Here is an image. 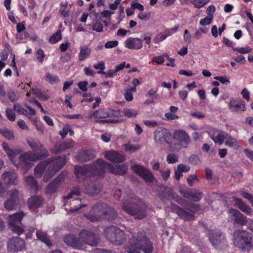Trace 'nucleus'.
Wrapping results in <instances>:
<instances>
[{
    "label": "nucleus",
    "instance_id": "7c9ffc66",
    "mask_svg": "<svg viewBox=\"0 0 253 253\" xmlns=\"http://www.w3.org/2000/svg\"><path fill=\"white\" fill-rule=\"evenodd\" d=\"M227 134V133L225 132L217 130L213 135H211L210 137L214 143L221 145L223 143Z\"/></svg>",
    "mask_w": 253,
    "mask_h": 253
},
{
    "label": "nucleus",
    "instance_id": "dca6fc26",
    "mask_svg": "<svg viewBox=\"0 0 253 253\" xmlns=\"http://www.w3.org/2000/svg\"><path fill=\"white\" fill-rule=\"evenodd\" d=\"M171 209L180 218L185 221H190L194 220L195 218V215L193 213L188 212L186 209L184 210L175 204H172Z\"/></svg>",
    "mask_w": 253,
    "mask_h": 253
},
{
    "label": "nucleus",
    "instance_id": "052dcab7",
    "mask_svg": "<svg viewBox=\"0 0 253 253\" xmlns=\"http://www.w3.org/2000/svg\"><path fill=\"white\" fill-rule=\"evenodd\" d=\"M210 0H195L193 4L196 8H200L209 1Z\"/></svg>",
    "mask_w": 253,
    "mask_h": 253
},
{
    "label": "nucleus",
    "instance_id": "bb28decb",
    "mask_svg": "<svg viewBox=\"0 0 253 253\" xmlns=\"http://www.w3.org/2000/svg\"><path fill=\"white\" fill-rule=\"evenodd\" d=\"M100 186L94 181H91L85 186L87 194L91 196L98 194L100 192Z\"/></svg>",
    "mask_w": 253,
    "mask_h": 253
},
{
    "label": "nucleus",
    "instance_id": "4468645a",
    "mask_svg": "<svg viewBox=\"0 0 253 253\" xmlns=\"http://www.w3.org/2000/svg\"><path fill=\"white\" fill-rule=\"evenodd\" d=\"M170 136V132L165 128H159L154 132V139L158 143L162 144L166 142L169 144V139Z\"/></svg>",
    "mask_w": 253,
    "mask_h": 253
},
{
    "label": "nucleus",
    "instance_id": "72a5a7b5",
    "mask_svg": "<svg viewBox=\"0 0 253 253\" xmlns=\"http://www.w3.org/2000/svg\"><path fill=\"white\" fill-rule=\"evenodd\" d=\"M91 53V49L87 46H81L79 54V60L83 61L89 56Z\"/></svg>",
    "mask_w": 253,
    "mask_h": 253
},
{
    "label": "nucleus",
    "instance_id": "6ab92c4d",
    "mask_svg": "<svg viewBox=\"0 0 253 253\" xmlns=\"http://www.w3.org/2000/svg\"><path fill=\"white\" fill-rule=\"evenodd\" d=\"M99 206L100 203L94 205L89 213L85 215L86 218L93 222L99 221L101 215Z\"/></svg>",
    "mask_w": 253,
    "mask_h": 253
},
{
    "label": "nucleus",
    "instance_id": "de8ad7c7",
    "mask_svg": "<svg viewBox=\"0 0 253 253\" xmlns=\"http://www.w3.org/2000/svg\"><path fill=\"white\" fill-rule=\"evenodd\" d=\"M135 38L127 39L125 42L126 47L130 49H135Z\"/></svg>",
    "mask_w": 253,
    "mask_h": 253
},
{
    "label": "nucleus",
    "instance_id": "e2e57ef3",
    "mask_svg": "<svg viewBox=\"0 0 253 253\" xmlns=\"http://www.w3.org/2000/svg\"><path fill=\"white\" fill-rule=\"evenodd\" d=\"M92 29L97 32H101L103 31V25L100 22H96L92 25Z\"/></svg>",
    "mask_w": 253,
    "mask_h": 253
},
{
    "label": "nucleus",
    "instance_id": "9d476101",
    "mask_svg": "<svg viewBox=\"0 0 253 253\" xmlns=\"http://www.w3.org/2000/svg\"><path fill=\"white\" fill-rule=\"evenodd\" d=\"M208 232L210 242L213 246L217 248L226 245L225 236L220 230H211Z\"/></svg>",
    "mask_w": 253,
    "mask_h": 253
},
{
    "label": "nucleus",
    "instance_id": "37998d69",
    "mask_svg": "<svg viewBox=\"0 0 253 253\" xmlns=\"http://www.w3.org/2000/svg\"><path fill=\"white\" fill-rule=\"evenodd\" d=\"M62 37L61 31L58 30L51 36L50 39L48 40V42L54 44L61 40L62 39Z\"/></svg>",
    "mask_w": 253,
    "mask_h": 253
},
{
    "label": "nucleus",
    "instance_id": "c9c22d12",
    "mask_svg": "<svg viewBox=\"0 0 253 253\" xmlns=\"http://www.w3.org/2000/svg\"><path fill=\"white\" fill-rule=\"evenodd\" d=\"M19 202L16 200L8 199L4 204L5 209L7 211H11L18 208Z\"/></svg>",
    "mask_w": 253,
    "mask_h": 253
},
{
    "label": "nucleus",
    "instance_id": "338daca9",
    "mask_svg": "<svg viewBox=\"0 0 253 253\" xmlns=\"http://www.w3.org/2000/svg\"><path fill=\"white\" fill-rule=\"evenodd\" d=\"M214 79L222 84H228L230 83L229 80L225 76H216Z\"/></svg>",
    "mask_w": 253,
    "mask_h": 253
},
{
    "label": "nucleus",
    "instance_id": "7ed1b4c3",
    "mask_svg": "<svg viewBox=\"0 0 253 253\" xmlns=\"http://www.w3.org/2000/svg\"><path fill=\"white\" fill-rule=\"evenodd\" d=\"M96 164L99 169V175H102L105 171H108L116 175L123 176L126 174L128 169V166L126 164H118L113 166L101 159H98L96 160Z\"/></svg>",
    "mask_w": 253,
    "mask_h": 253
},
{
    "label": "nucleus",
    "instance_id": "39448f33",
    "mask_svg": "<svg viewBox=\"0 0 253 253\" xmlns=\"http://www.w3.org/2000/svg\"><path fill=\"white\" fill-rule=\"evenodd\" d=\"M75 174L79 181H84L94 174H99V169L96 162L93 165L75 166Z\"/></svg>",
    "mask_w": 253,
    "mask_h": 253
},
{
    "label": "nucleus",
    "instance_id": "c756f323",
    "mask_svg": "<svg viewBox=\"0 0 253 253\" xmlns=\"http://www.w3.org/2000/svg\"><path fill=\"white\" fill-rule=\"evenodd\" d=\"M25 182L27 187L30 188L34 193H37L38 190L37 181L33 176H28L25 178Z\"/></svg>",
    "mask_w": 253,
    "mask_h": 253
},
{
    "label": "nucleus",
    "instance_id": "603ef678",
    "mask_svg": "<svg viewBox=\"0 0 253 253\" xmlns=\"http://www.w3.org/2000/svg\"><path fill=\"white\" fill-rule=\"evenodd\" d=\"M9 195V199L10 200H16L17 202H19V199H18V191L16 189H13L11 190H10L8 192Z\"/></svg>",
    "mask_w": 253,
    "mask_h": 253
},
{
    "label": "nucleus",
    "instance_id": "ea45409f",
    "mask_svg": "<svg viewBox=\"0 0 253 253\" xmlns=\"http://www.w3.org/2000/svg\"><path fill=\"white\" fill-rule=\"evenodd\" d=\"M0 134L8 140H12L14 138L13 131L6 128H0Z\"/></svg>",
    "mask_w": 253,
    "mask_h": 253
},
{
    "label": "nucleus",
    "instance_id": "f8f14e48",
    "mask_svg": "<svg viewBox=\"0 0 253 253\" xmlns=\"http://www.w3.org/2000/svg\"><path fill=\"white\" fill-rule=\"evenodd\" d=\"M131 169L142 177L146 182H153L154 175L148 169L138 165H134L131 167Z\"/></svg>",
    "mask_w": 253,
    "mask_h": 253
},
{
    "label": "nucleus",
    "instance_id": "79ce46f5",
    "mask_svg": "<svg viewBox=\"0 0 253 253\" xmlns=\"http://www.w3.org/2000/svg\"><path fill=\"white\" fill-rule=\"evenodd\" d=\"M202 193L199 190L196 189H192L190 200L195 202H198L202 199Z\"/></svg>",
    "mask_w": 253,
    "mask_h": 253
},
{
    "label": "nucleus",
    "instance_id": "2eb2a0df",
    "mask_svg": "<svg viewBox=\"0 0 253 253\" xmlns=\"http://www.w3.org/2000/svg\"><path fill=\"white\" fill-rule=\"evenodd\" d=\"M7 249L11 252L22 251L25 248V242L19 237L12 238L7 242Z\"/></svg>",
    "mask_w": 253,
    "mask_h": 253
},
{
    "label": "nucleus",
    "instance_id": "473e14b6",
    "mask_svg": "<svg viewBox=\"0 0 253 253\" xmlns=\"http://www.w3.org/2000/svg\"><path fill=\"white\" fill-rule=\"evenodd\" d=\"M47 166V161H44L39 163L35 169V175L37 177H41Z\"/></svg>",
    "mask_w": 253,
    "mask_h": 253
},
{
    "label": "nucleus",
    "instance_id": "774afa93",
    "mask_svg": "<svg viewBox=\"0 0 253 253\" xmlns=\"http://www.w3.org/2000/svg\"><path fill=\"white\" fill-rule=\"evenodd\" d=\"M241 194L243 198L248 199L253 207V196L251 194L245 192H242Z\"/></svg>",
    "mask_w": 253,
    "mask_h": 253
},
{
    "label": "nucleus",
    "instance_id": "a211bd4d",
    "mask_svg": "<svg viewBox=\"0 0 253 253\" xmlns=\"http://www.w3.org/2000/svg\"><path fill=\"white\" fill-rule=\"evenodd\" d=\"M64 242L75 249L83 250L84 245L81 242L80 239L74 235H67L64 237Z\"/></svg>",
    "mask_w": 253,
    "mask_h": 253
},
{
    "label": "nucleus",
    "instance_id": "412c9836",
    "mask_svg": "<svg viewBox=\"0 0 253 253\" xmlns=\"http://www.w3.org/2000/svg\"><path fill=\"white\" fill-rule=\"evenodd\" d=\"M73 146V141L72 140L69 139L61 142L59 144H56L54 148L50 149V151L56 154L65 151L66 149H70Z\"/></svg>",
    "mask_w": 253,
    "mask_h": 253
},
{
    "label": "nucleus",
    "instance_id": "a19ab883",
    "mask_svg": "<svg viewBox=\"0 0 253 253\" xmlns=\"http://www.w3.org/2000/svg\"><path fill=\"white\" fill-rule=\"evenodd\" d=\"M226 140L225 142V144L230 147H234L237 145L238 142L236 139L234 138L229 134H227L225 137Z\"/></svg>",
    "mask_w": 253,
    "mask_h": 253
},
{
    "label": "nucleus",
    "instance_id": "3c124183",
    "mask_svg": "<svg viewBox=\"0 0 253 253\" xmlns=\"http://www.w3.org/2000/svg\"><path fill=\"white\" fill-rule=\"evenodd\" d=\"M36 159L34 156L33 157L28 153H24L20 157V161L23 162H27L28 161H35Z\"/></svg>",
    "mask_w": 253,
    "mask_h": 253
},
{
    "label": "nucleus",
    "instance_id": "4c0bfd02",
    "mask_svg": "<svg viewBox=\"0 0 253 253\" xmlns=\"http://www.w3.org/2000/svg\"><path fill=\"white\" fill-rule=\"evenodd\" d=\"M81 193V190L80 187L78 185H76L73 187L72 190L67 196L65 197V198L66 199L73 198L75 196H80Z\"/></svg>",
    "mask_w": 253,
    "mask_h": 253
},
{
    "label": "nucleus",
    "instance_id": "0eeeda50",
    "mask_svg": "<svg viewBox=\"0 0 253 253\" xmlns=\"http://www.w3.org/2000/svg\"><path fill=\"white\" fill-rule=\"evenodd\" d=\"M190 142V137L185 131L178 130L174 133L173 144L176 150H179L182 148H186Z\"/></svg>",
    "mask_w": 253,
    "mask_h": 253
},
{
    "label": "nucleus",
    "instance_id": "58836bf2",
    "mask_svg": "<svg viewBox=\"0 0 253 253\" xmlns=\"http://www.w3.org/2000/svg\"><path fill=\"white\" fill-rule=\"evenodd\" d=\"M185 209L189 211L191 213H194L195 212H199L201 211V209L199 204H196L193 203H190L188 204L185 207Z\"/></svg>",
    "mask_w": 253,
    "mask_h": 253
},
{
    "label": "nucleus",
    "instance_id": "680f3d73",
    "mask_svg": "<svg viewBox=\"0 0 253 253\" xmlns=\"http://www.w3.org/2000/svg\"><path fill=\"white\" fill-rule=\"evenodd\" d=\"M6 115L8 120L10 121H14L15 120V114L11 109L7 108L6 109Z\"/></svg>",
    "mask_w": 253,
    "mask_h": 253
},
{
    "label": "nucleus",
    "instance_id": "1a4fd4ad",
    "mask_svg": "<svg viewBox=\"0 0 253 253\" xmlns=\"http://www.w3.org/2000/svg\"><path fill=\"white\" fill-rule=\"evenodd\" d=\"M66 163V159L65 157L58 156L48 158V179L61 169Z\"/></svg>",
    "mask_w": 253,
    "mask_h": 253
},
{
    "label": "nucleus",
    "instance_id": "6e6552de",
    "mask_svg": "<svg viewBox=\"0 0 253 253\" xmlns=\"http://www.w3.org/2000/svg\"><path fill=\"white\" fill-rule=\"evenodd\" d=\"M24 216V213L23 211H20L9 216V225L12 231L18 234L23 232L21 220Z\"/></svg>",
    "mask_w": 253,
    "mask_h": 253
},
{
    "label": "nucleus",
    "instance_id": "393cba45",
    "mask_svg": "<svg viewBox=\"0 0 253 253\" xmlns=\"http://www.w3.org/2000/svg\"><path fill=\"white\" fill-rule=\"evenodd\" d=\"M42 203V198L40 196H32L27 201V205L31 210L39 208Z\"/></svg>",
    "mask_w": 253,
    "mask_h": 253
},
{
    "label": "nucleus",
    "instance_id": "13d9d810",
    "mask_svg": "<svg viewBox=\"0 0 253 253\" xmlns=\"http://www.w3.org/2000/svg\"><path fill=\"white\" fill-rule=\"evenodd\" d=\"M7 95L9 99L11 102H15L18 99V97L16 95L15 92L11 89H9L7 91Z\"/></svg>",
    "mask_w": 253,
    "mask_h": 253
},
{
    "label": "nucleus",
    "instance_id": "e433bc0d",
    "mask_svg": "<svg viewBox=\"0 0 253 253\" xmlns=\"http://www.w3.org/2000/svg\"><path fill=\"white\" fill-rule=\"evenodd\" d=\"M2 148L7 155L8 157L12 160L16 155L15 152L12 150L7 143L3 142L2 144Z\"/></svg>",
    "mask_w": 253,
    "mask_h": 253
},
{
    "label": "nucleus",
    "instance_id": "aec40b11",
    "mask_svg": "<svg viewBox=\"0 0 253 253\" xmlns=\"http://www.w3.org/2000/svg\"><path fill=\"white\" fill-rule=\"evenodd\" d=\"M66 176V173L61 172L56 178L48 184V193H53L56 192L61 182Z\"/></svg>",
    "mask_w": 253,
    "mask_h": 253
},
{
    "label": "nucleus",
    "instance_id": "cd10ccee",
    "mask_svg": "<svg viewBox=\"0 0 253 253\" xmlns=\"http://www.w3.org/2000/svg\"><path fill=\"white\" fill-rule=\"evenodd\" d=\"M2 177L4 182L9 185H15L17 180V174L13 171H8L2 174Z\"/></svg>",
    "mask_w": 253,
    "mask_h": 253
},
{
    "label": "nucleus",
    "instance_id": "864d4df0",
    "mask_svg": "<svg viewBox=\"0 0 253 253\" xmlns=\"http://www.w3.org/2000/svg\"><path fill=\"white\" fill-rule=\"evenodd\" d=\"M139 145H133L131 144H127L125 145V150L130 153H133L139 149Z\"/></svg>",
    "mask_w": 253,
    "mask_h": 253
},
{
    "label": "nucleus",
    "instance_id": "f03ea898",
    "mask_svg": "<svg viewBox=\"0 0 253 253\" xmlns=\"http://www.w3.org/2000/svg\"><path fill=\"white\" fill-rule=\"evenodd\" d=\"M122 208L125 212L134 216L136 219H142L146 216V205L142 202L135 203L133 199L129 202L123 201Z\"/></svg>",
    "mask_w": 253,
    "mask_h": 253
},
{
    "label": "nucleus",
    "instance_id": "5701e85b",
    "mask_svg": "<svg viewBox=\"0 0 253 253\" xmlns=\"http://www.w3.org/2000/svg\"><path fill=\"white\" fill-rule=\"evenodd\" d=\"M233 199L235 205L242 211L249 215H253V210L252 208L243 202L241 199L234 197Z\"/></svg>",
    "mask_w": 253,
    "mask_h": 253
},
{
    "label": "nucleus",
    "instance_id": "ddd939ff",
    "mask_svg": "<svg viewBox=\"0 0 253 253\" xmlns=\"http://www.w3.org/2000/svg\"><path fill=\"white\" fill-rule=\"evenodd\" d=\"M80 236L82 241L88 245L96 246L99 243L97 237L89 231L83 230L81 232Z\"/></svg>",
    "mask_w": 253,
    "mask_h": 253
},
{
    "label": "nucleus",
    "instance_id": "69168bd1",
    "mask_svg": "<svg viewBox=\"0 0 253 253\" xmlns=\"http://www.w3.org/2000/svg\"><path fill=\"white\" fill-rule=\"evenodd\" d=\"M118 43L119 42L117 41H111L107 42L104 46L106 48H111L116 47Z\"/></svg>",
    "mask_w": 253,
    "mask_h": 253
},
{
    "label": "nucleus",
    "instance_id": "b1692460",
    "mask_svg": "<svg viewBox=\"0 0 253 253\" xmlns=\"http://www.w3.org/2000/svg\"><path fill=\"white\" fill-rule=\"evenodd\" d=\"M229 108L232 111L241 113L245 110V102L241 100H234L230 101Z\"/></svg>",
    "mask_w": 253,
    "mask_h": 253
},
{
    "label": "nucleus",
    "instance_id": "4d7b16f0",
    "mask_svg": "<svg viewBox=\"0 0 253 253\" xmlns=\"http://www.w3.org/2000/svg\"><path fill=\"white\" fill-rule=\"evenodd\" d=\"M213 15H211L210 16H207L204 18L201 19L200 21V24L202 26L207 25L210 24L213 19Z\"/></svg>",
    "mask_w": 253,
    "mask_h": 253
},
{
    "label": "nucleus",
    "instance_id": "a878e982",
    "mask_svg": "<svg viewBox=\"0 0 253 253\" xmlns=\"http://www.w3.org/2000/svg\"><path fill=\"white\" fill-rule=\"evenodd\" d=\"M105 157L112 163H122L125 160L124 156L115 152H107L105 153Z\"/></svg>",
    "mask_w": 253,
    "mask_h": 253
},
{
    "label": "nucleus",
    "instance_id": "a18cd8bd",
    "mask_svg": "<svg viewBox=\"0 0 253 253\" xmlns=\"http://www.w3.org/2000/svg\"><path fill=\"white\" fill-rule=\"evenodd\" d=\"M124 116L128 118L135 117L138 114V112L134 109L125 108L123 110Z\"/></svg>",
    "mask_w": 253,
    "mask_h": 253
},
{
    "label": "nucleus",
    "instance_id": "49530a36",
    "mask_svg": "<svg viewBox=\"0 0 253 253\" xmlns=\"http://www.w3.org/2000/svg\"><path fill=\"white\" fill-rule=\"evenodd\" d=\"M14 109L19 114H23L29 118V115H28V111L23 108L20 104H15L13 107Z\"/></svg>",
    "mask_w": 253,
    "mask_h": 253
},
{
    "label": "nucleus",
    "instance_id": "f3484780",
    "mask_svg": "<svg viewBox=\"0 0 253 253\" xmlns=\"http://www.w3.org/2000/svg\"><path fill=\"white\" fill-rule=\"evenodd\" d=\"M100 209L101 215H104L105 218L109 221H113L117 217V213L115 210L104 203H100Z\"/></svg>",
    "mask_w": 253,
    "mask_h": 253
},
{
    "label": "nucleus",
    "instance_id": "9b49d317",
    "mask_svg": "<svg viewBox=\"0 0 253 253\" xmlns=\"http://www.w3.org/2000/svg\"><path fill=\"white\" fill-rule=\"evenodd\" d=\"M27 143L34 152V157L37 159H42L46 154V150L37 139L27 140Z\"/></svg>",
    "mask_w": 253,
    "mask_h": 253
},
{
    "label": "nucleus",
    "instance_id": "f257e3e1",
    "mask_svg": "<svg viewBox=\"0 0 253 253\" xmlns=\"http://www.w3.org/2000/svg\"><path fill=\"white\" fill-rule=\"evenodd\" d=\"M128 247L131 250H142L145 253H151L154 249L152 242L143 232L134 233L129 239Z\"/></svg>",
    "mask_w": 253,
    "mask_h": 253
},
{
    "label": "nucleus",
    "instance_id": "bf43d9fd",
    "mask_svg": "<svg viewBox=\"0 0 253 253\" xmlns=\"http://www.w3.org/2000/svg\"><path fill=\"white\" fill-rule=\"evenodd\" d=\"M233 50L241 54L250 53L252 49L247 46L246 47H236L233 48Z\"/></svg>",
    "mask_w": 253,
    "mask_h": 253
},
{
    "label": "nucleus",
    "instance_id": "5fc2aeb1",
    "mask_svg": "<svg viewBox=\"0 0 253 253\" xmlns=\"http://www.w3.org/2000/svg\"><path fill=\"white\" fill-rule=\"evenodd\" d=\"M72 202V203L71 204V205H75L76 204H78V205L77 206H76L74 209L72 210V211H77L81 207H84L85 206V205H83L81 203V199L76 198L75 199L73 200Z\"/></svg>",
    "mask_w": 253,
    "mask_h": 253
},
{
    "label": "nucleus",
    "instance_id": "8fccbe9b",
    "mask_svg": "<svg viewBox=\"0 0 253 253\" xmlns=\"http://www.w3.org/2000/svg\"><path fill=\"white\" fill-rule=\"evenodd\" d=\"M113 111L110 109H102L99 111L100 116L99 119L106 118L112 115Z\"/></svg>",
    "mask_w": 253,
    "mask_h": 253
},
{
    "label": "nucleus",
    "instance_id": "20e7f679",
    "mask_svg": "<svg viewBox=\"0 0 253 253\" xmlns=\"http://www.w3.org/2000/svg\"><path fill=\"white\" fill-rule=\"evenodd\" d=\"M234 244L239 249L250 250L253 249V235L246 230H236L234 234Z\"/></svg>",
    "mask_w": 253,
    "mask_h": 253
},
{
    "label": "nucleus",
    "instance_id": "09e8293b",
    "mask_svg": "<svg viewBox=\"0 0 253 253\" xmlns=\"http://www.w3.org/2000/svg\"><path fill=\"white\" fill-rule=\"evenodd\" d=\"M95 122L101 124L112 123L117 124L122 122L121 119H107V120H97Z\"/></svg>",
    "mask_w": 253,
    "mask_h": 253
},
{
    "label": "nucleus",
    "instance_id": "6e6d98bb",
    "mask_svg": "<svg viewBox=\"0 0 253 253\" xmlns=\"http://www.w3.org/2000/svg\"><path fill=\"white\" fill-rule=\"evenodd\" d=\"M178 161V157L175 154H169L167 157V161L169 164H174Z\"/></svg>",
    "mask_w": 253,
    "mask_h": 253
},
{
    "label": "nucleus",
    "instance_id": "4be33fe9",
    "mask_svg": "<svg viewBox=\"0 0 253 253\" xmlns=\"http://www.w3.org/2000/svg\"><path fill=\"white\" fill-rule=\"evenodd\" d=\"M229 212L234 216L235 223L239 225H245L247 223V217L238 210L231 209L229 210Z\"/></svg>",
    "mask_w": 253,
    "mask_h": 253
},
{
    "label": "nucleus",
    "instance_id": "2f4dec72",
    "mask_svg": "<svg viewBox=\"0 0 253 253\" xmlns=\"http://www.w3.org/2000/svg\"><path fill=\"white\" fill-rule=\"evenodd\" d=\"M160 197L163 200H171L174 198V192L170 187H165L160 193Z\"/></svg>",
    "mask_w": 253,
    "mask_h": 253
},
{
    "label": "nucleus",
    "instance_id": "0e129e2a",
    "mask_svg": "<svg viewBox=\"0 0 253 253\" xmlns=\"http://www.w3.org/2000/svg\"><path fill=\"white\" fill-rule=\"evenodd\" d=\"M194 181L198 182L199 179L195 174H191L187 179V182L190 186H192L193 185Z\"/></svg>",
    "mask_w": 253,
    "mask_h": 253
},
{
    "label": "nucleus",
    "instance_id": "423d86ee",
    "mask_svg": "<svg viewBox=\"0 0 253 253\" xmlns=\"http://www.w3.org/2000/svg\"><path fill=\"white\" fill-rule=\"evenodd\" d=\"M104 234L107 240L115 245H121L126 240L124 232L115 226L107 227Z\"/></svg>",
    "mask_w": 253,
    "mask_h": 253
},
{
    "label": "nucleus",
    "instance_id": "c03bdc74",
    "mask_svg": "<svg viewBox=\"0 0 253 253\" xmlns=\"http://www.w3.org/2000/svg\"><path fill=\"white\" fill-rule=\"evenodd\" d=\"M36 235L38 239L47 245V236L45 231H37Z\"/></svg>",
    "mask_w": 253,
    "mask_h": 253
},
{
    "label": "nucleus",
    "instance_id": "f704fd0d",
    "mask_svg": "<svg viewBox=\"0 0 253 253\" xmlns=\"http://www.w3.org/2000/svg\"><path fill=\"white\" fill-rule=\"evenodd\" d=\"M157 91L153 89H151L148 92L147 96H149V98L146 99L144 102L145 104L149 105L153 104L155 102L154 100L157 99L159 96L158 94L156 93Z\"/></svg>",
    "mask_w": 253,
    "mask_h": 253
},
{
    "label": "nucleus",
    "instance_id": "c85d7f7f",
    "mask_svg": "<svg viewBox=\"0 0 253 253\" xmlns=\"http://www.w3.org/2000/svg\"><path fill=\"white\" fill-rule=\"evenodd\" d=\"M94 154L88 150H83L80 152L77 157V160L81 162H85L94 159Z\"/></svg>",
    "mask_w": 253,
    "mask_h": 253
}]
</instances>
